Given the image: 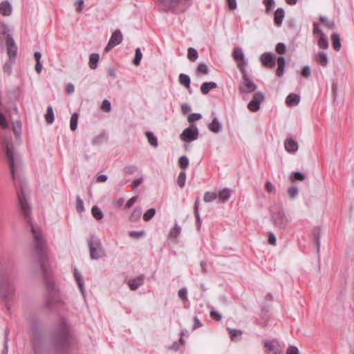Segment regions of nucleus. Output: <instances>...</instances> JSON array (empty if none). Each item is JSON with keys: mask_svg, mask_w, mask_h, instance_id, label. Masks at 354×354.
I'll use <instances>...</instances> for the list:
<instances>
[{"mask_svg": "<svg viewBox=\"0 0 354 354\" xmlns=\"http://www.w3.org/2000/svg\"><path fill=\"white\" fill-rule=\"evenodd\" d=\"M30 225L33 237L31 253L34 257L38 259L41 263H43L46 259L48 245L43 237L41 230L32 223Z\"/></svg>", "mask_w": 354, "mask_h": 354, "instance_id": "f257e3e1", "label": "nucleus"}, {"mask_svg": "<svg viewBox=\"0 0 354 354\" xmlns=\"http://www.w3.org/2000/svg\"><path fill=\"white\" fill-rule=\"evenodd\" d=\"M90 256L92 259H97L103 255V248L100 238L91 236L88 241Z\"/></svg>", "mask_w": 354, "mask_h": 354, "instance_id": "f03ea898", "label": "nucleus"}, {"mask_svg": "<svg viewBox=\"0 0 354 354\" xmlns=\"http://www.w3.org/2000/svg\"><path fill=\"white\" fill-rule=\"evenodd\" d=\"M15 293L14 286L8 282H3L1 284L0 294L1 297L6 301L11 300Z\"/></svg>", "mask_w": 354, "mask_h": 354, "instance_id": "7ed1b4c3", "label": "nucleus"}, {"mask_svg": "<svg viewBox=\"0 0 354 354\" xmlns=\"http://www.w3.org/2000/svg\"><path fill=\"white\" fill-rule=\"evenodd\" d=\"M198 137V130L196 126L185 129L180 136V139L187 142L196 140Z\"/></svg>", "mask_w": 354, "mask_h": 354, "instance_id": "20e7f679", "label": "nucleus"}, {"mask_svg": "<svg viewBox=\"0 0 354 354\" xmlns=\"http://www.w3.org/2000/svg\"><path fill=\"white\" fill-rule=\"evenodd\" d=\"M266 354H283L281 346L276 341L266 340L264 342Z\"/></svg>", "mask_w": 354, "mask_h": 354, "instance_id": "39448f33", "label": "nucleus"}, {"mask_svg": "<svg viewBox=\"0 0 354 354\" xmlns=\"http://www.w3.org/2000/svg\"><path fill=\"white\" fill-rule=\"evenodd\" d=\"M265 96L262 92H257L251 101L248 103V107L251 111H257L261 107V104L264 101Z\"/></svg>", "mask_w": 354, "mask_h": 354, "instance_id": "423d86ee", "label": "nucleus"}, {"mask_svg": "<svg viewBox=\"0 0 354 354\" xmlns=\"http://www.w3.org/2000/svg\"><path fill=\"white\" fill-rule=\"evenodd\" d=\"M232 57L235 61L238 62V66L243 73L245 72V66L247 65V61L245 59V55L240 48H234Z\"/></svg>", "mask_w": 354, "mask_h": 354, "instance_id": "0eeeda50", "label": "nucleus"}, {"mask_svg": "<svg viewBox=\"0 0 354 354\" xmlns=\"http://www.w3.org/2000/svg\"><path fill=\"white\" fill-rule=\"evenodd\" d=\"M18 199L24 219L27 222H30L29 214L30 212V207L24 193H21V194H18Z\"/></svg>", "mask_w": 354, "mask_h": 354, "instance_id": "6e6552de", "label": "nucleus"}, {"mask_svg": "<svg viewBox=\"0 0 354 354\" xmlns=\"http://www.w3.org/2000/svg\"><path fill=\"white\" fill-rule=\"evenodd\" d=\"M243 73L244 75H243V80L241 83V86H240L241 92V93H252V92L254 91L257 88V86L250 79H249L246 76L245 72Z\"/></svg>", "mask_w": 354, "mask_h": 354, "instance_id": "1a4fd4ad", "label": "nucleus"}, {"mask_svg": "<svg viewBox=\"0 0 354 354\" xmlns=\"http://www.w3.org/2000/svg\"><path fill=\"white\" fill-rule=\"evenodd\" d=\"M123 39V37L122 32L120 30H115L111 38L109 39V43L105 48V50L108 52L114 46L120 44Z\"/></svg>", "mask_w": 354, "mask_h": 354, "instance_id": "9d476101", "label": "nucleus"}, {"mask_svg": "<svg viewBox=\"0 0 354 354\" xmlns=\"http://www.w3.org/2000/svg\"><path fill=\"white\" fill-rule=\"evenodd\" d=\"M274 225L279 228L283 229L289 222L288 218L286 216L285 214L281 212L275 213L272 217Z\"/></svg>", "mask_w": 354, "mask_h": 354, "instance_id": "9b49d317", "label": "nucleus"}, {"mask_svg": "<svg viewBox=\"0 0 354 354\" xmlns=\"http://www.w3.org/2000/svg\"><path fill=\"white\" fill-rule=\"evenodd\" d=\"M7 53L10 59H14L17 55V47L12 37L7 35L6 39Z\"/></svg>", "mask_w": 354, "mask_h": 354, "instance_id": "f8f14e48", "label": "nucleus"}, {"mask_svg": "<svg viewBox=\"0 0 354 354\" xmlns=\"http://www.w3.org/2000/svg\"><path fill=\"white\" fill-rule=\"evenodd\" d=\"M5 146L6 148V156L10 160V165L11 167V171L12 174L13 178H15L14 174V151L12 149V145L8 141L5 142Z\"/></svg>", "mask_w": 354, "mask_h": 354, "instance_id": "ddd939ff", "label": "nucleus"}, {"mask_svg": "<svg viewBox=\"0 0 354 354\" xmlns=\"http://www.w3.org/2000/svg\"><path fill=\"white\" fill-rule=\"evenodd\" d=\"M261 62L264 66L271 68H274L275 66L274 59L270 53H263L261 56Z\"/></svg>", "mask_w": 354, "mask_h": 354, "instance_id": "4468645a", "label": "nucleus"}, {"mask_svg": "<svg viewBox=\"0 0 354 354\" xmlns=\"http://www.w3.org/2000/svg\"><path fill=\"white\" fill-rule=\"evenodd\" d=\"M165 4L169 5L171 6H187L191 4L192 0H160Z\"/></svg>", "mask_w": 354, "mask_h": 354, "instance_id": "2eb2a0df", "label": "nucleus"}, {"mask_svg": "<svg viewBox=\"0 0 354 354\" xmlns=\"http://www.w3.org/2000/svg\"><path fill=\"white\" fill-rule=\"evenodd\" d=\"M223 125L217 118H214L212 122L208 124V129L213 133H217L222 130Z\"/></svg>", "mask_w": 354, "mask_h": 354, "instance_id": "dca6fc26", "label": "nucleus"}, {"mask_svg": "<svg viewBox=\"0 0 354 354\" xmlns=\"http://www.w3.org/2000/svg\"><path fill=\"white\" fill-rule=\"evenodd\" d=\"M12 12V5L7 1L0 4V12L4 16H9Z\"/></svg>", "mask_w": 354, "mask_h": 354, "instance_id": "f3484780", "label": "nucleus"}, {"mask_svg": "<svg viewBox=\"0 0 354 354\" xmlns=\"http://www.w3.org/2000/svg\"><path fill=\"white\" fill-rule=\"evenodd\" d=\"M300 102V97L297 94L291 93L286 100V102L289 106H293L297 105Z\"/></svg>", "mask_w": 354, "mask_h": 354, "instance_id": "a211bd4d", "label": "nucleus"}, {"mask_svg": "<svg viewBox=\"0 0 354 354\" xmlns=\"http://www.w3.org/2000/svg\"><path fill=\"white\" fill-rule=\"evenodd\" d=\"M315 60L322 66H326L328 64V58L326 53L319 52L315 55Z\"/></svg>", "mask_w": 354, "mask_h": 354, "instance_id": "6ab92c4d", "label": "nucleus"}, {"mask_svg": "<svg viewBox=\"0 0 354 354\" xmlns=\"http://www.w3.org/2000/svg\"><path fill=\"white\" fill-rule=\"evenodd\" d=\"M284 145H285V148H286V151L288 152H290V153L295 152L298 149V145H297V142H295V140H293L292 139H287L285 141Z\"/></svg>", "mask_w": 354, "mask_h": 354, "instance_id": "aec40b11", "label": "nucleus"}, {"mask_svg": "<svg viewBox=\"0 0 354 354\" xmlns=\"http://www.w3.org/2000/svg\"><path fill=\"white\" fill-rule=\"evenodd\" d=\"M74 276H75V280H76V281L77 283L78 287L80 288V290L82 296L84 297H85V291H84V281H83V279H82L80 273L77 270H75Z\"/></svg>", "mask_w": 354, "mask_h": 354, "instance_id": "412c9836", "label": "nucleus"}, {"mask_svg": "<svg viewBox=\"0 0 354 354\" xmlns=\"http://www.w3.org/2000/svg\"><path fill=\"white\" fill-rule=\"evenodd\" d=\"M217 85L214 82H207L202 84L201 91L203 94L206 95L209 91L216 88Z\"/></svg>", "mask_w": 354, "mask_h": 354, "instance_id": "4be33fe9", "label": "nucleus"}, {"mask_svg": "<svg viewBox=\"0 0 354 354\" xmlns=\"http://www.w3.org/2000/svg\"><path fill=\"white\" fill-rule=\"evenodd\" d=\"M278 68L277 69L276 73L278 76H282L284 73V69L286 66V60L283 57H279L277 59Z\"/></svg>", "mask_w": 354, "mask_h": 354, "instance_id": "5701e85b", "label": "nucleus"}, {"mask_svg": "<svg viewBox=\"0 0 354 354\" xmlns=\"http://www.w3.org/2000/svg\"><path fill=\"white\" fill-rule=\"evenodd\" d=\"M142 282L143 279L142 277H138L129 280L128 285L131 290H135L142 284Z\"/></svg>", "mask_w": 354, "mask_h": 354, "instance_id": "b1692460", "label": "nucleus"}, {"mask_svg": "<svg viewBox=\"0 0 354 354\" xmlns=\"http://www.w3.org/2000/svg\"><path fill=\"white\" fill-rule=\"evenodd\" d=\"M284 18V11L282 8H278L274 12V22L277 26H281Z\"/></svg>", "mask_w": 354, "mask_h": 354, "instance_id": "393cba45", "label": "nucleus"}, {"mask_svg": "<svg viewBox=\"0 0 354 354\" xmlns=\"http://www.w3.org/2000/svg\"><path fill=\"white\" fill-rule=\"evenodd\" d=\"M100 55L97 53H92L89 57V67L94 70L97 67V63L99 62Z\"/></svg>", "mask_w": 354, "mask_h": 354, "instance_id": "a878e982", "label": "nucleus"}, {"mask_svg": "<svg viewBox=\"0 0 354 354\" xmlns=\"http://www.w3.org/2000/svg\"><path fill=\"white\" fill-rule=\"evenodd\" d=\"M142 209L140 207L133 209L131 214L129 215V219L130 221H137L141 216Z\"/></svg>", "mask_w": 354, "mask_h": 354, "instance_id": "bb28decb", "label": "nucleus"}, {"mask_svg": "<svg viewBox=\"0 0 354 354\" xmlns=\"http://www.w3.org/2000/svg\"><path fill=\"white\" fill-rule=\"evenodd\" d=\"M331 41L333 42L334 49L339 51L342 46L339 35L336 32L333 33L331 35Z\"/></svg>", "mask_w": 354, "mask_h": 354, "instance_id": "cd10ccee", "label": "nucleus"}, {"mask_svg": "<svg viewBox=\"0 0 354 354\" xmlns=\"http://www.w3.org/2000/svg\"><path fill=\"white\" fill-rule=\"evenodd\" d=\"M91 213H92L93 216L96 220H98V221L101 220L104 216V214H103L102 211L97 206H93L92 207Z\"/></svg>", "mask_w": 354, "mask_h": 354, "instance_id": "c85d7f7f", "label": "nucleus"}, {"mask_svg": "<svg viewBox=\"0 0 354 354\" xmlns=\"http://www.w3.org/2000/svg\"><path fill=\"white\" fill-rule=\"evenodd\" d=\"M180 232L181 227L177 224H176L175 226L172 229H171L169 234V237L171 239H175L179 236Z\"/></svg>", "mask_w": 354, "mask_h": 354, "instance_id": "c756f323", "label": "nucleus"}, {"mask_svg": "<svg viewBox=\"0 0 354 354\" xmlns=\"http://www.w3.org/2000/svg\"><path fill=\"white\" fill-rule=\"evenodd\" d=\"M231 195V191L229 189H224L220 191L218 194V198H219L221 201H225L230 198Z\"/></svg>", "mask_w": 354, "mask_h": 354, "instance_id": "7c9ffc66", "label": "nucleus"}, {"mask_svg": "<svg viewBox=\"0 0 354 354\" xmlns=\"http://www.w3.org/2000/svg\"><path fill=\"white\" fill-rule=\"evenodd\" d=\"M146 136L147 138L149 143L153 146V147H156L158 146V140L157 138L154 136V134L151 131H147L146 133Z\"/></svg>", "mask_w": 354, "mask_h": 354, "instance_id": "2f4dec72", "label": "nucleus"}, {"mask_svg": "<svg viewBox=\"0 0 354 354\" xmlns=\"http://www.w3.org/2000/svg\"><path fill=\"white\" fill-rule=\"evenodd\" d=\"M44 117L46 122L48 124H51L54 121L53 109L51 106H48L47 113L45 114Z\"/></svg>", "mask_w": 354, "mask_h": 354, "instance_id": "473e14b6", "label": "nucleus"}, {"mask_svg": "<svg viewBox=\"0 0 354 354\" xmlns=\"http://www.w3.org/2000/svg\"><path fill=\"white\" fill-rule=\"evenodd\" d=\"M218 198V194L216 192H206L204 195V201L205 203H209L214 201Z\"/></svg>", "mask_w": 354, "mask_h": 354, "instance_id": "72a5a7b5", "label": "nucleus"}, {"mask_svg": "<svg viewBox=\"0 0 354 354\" xmlns=\"http://www.w3.org/2000/svg\"><path fill=\"white\" fill-rule=\"evenodd\" d=\"M180 83L187 88H189L190 86V78L188 75L181 73L179 76Z\"/></svg>", "mask_w": 354, "mask_h": 354, "instance_id": "f704fd0d", "label": "nucleus"}, {"mask_svg": "<svg viewBox=\"0 0 354 354\" xmlns=\"http://www.w3.org/2000/svg\"><path fill=\"white\" fill-rule=\"evenodd\" d=\"M208 73V68L205 64L200 63L196 68V74L198 75H206Z\"/></svg>", "mask_w": 354, "mask_h": 354, "instance_id": "c9c22d12", "label": "nucleus"}, {"mask_svg": "<svg viewBox=\"0 0 354 354\" xmlns=\"http://www.w3.org/2000/svg\"><path fill=\"white\" fill-rule=\"evenodd\" d=\"M187 57L190 61H196L198 58L197 50L195 48H189L187 51Z\"/></svg>", "mask_w": 354, "mask_h": 354, "instance_id": "e433bc0d", "label": "nucleus"}, {"mask_svg": "<svg viewBox=\"0 0 354 354\" xmlns=\"http://www.w3.org/2000/svg\"><path fill=\"white\" fill-rule=\"evenodd\" d=\"M318 46L320 48L322 49H326L328 47V43L326 39V38L324 37V33H322V35H320L319 41H318Z\"/></svg>", "mask_w": 354, "mask_h": 354, "instance_id": "4c0bfd02", "label": "nucleus"}, {"mask_svg": "<svg viewBox=\"0 0 354 354\" xmlns=\"http://www.w3.org/2000/svg\"><path fill=\"white\" fill-rule=\"evenodd\" d=\"M156 211L154 208H151L148 209L144 214H143V220L145 221H149L155 215Z\"/></svg>", "mask_w": 354, "mask_h": 354, "instance_id": "58836bf2", "label": "nucleus"}, {"mask_svg": "<svg viewBox=\"0 0 354 354\" xmlns=\"http://www.w3.org/2000/svg\"><path fill=\"white\" fill-rule=\"evenodd\" d=\"M77 120H78V115L77 113H74L71 118L70 121V127L72 131H75L77 129Z\"/></svg>", "mask_w": 354, "mask_h": 354, "instance_id": "ea45409f", "label": "nucleus"}, {"mask_svg": "<svg viewBox=\"0 0 354 354\" xmlns=\"http://www.w3.org/2000/svg\"><path fill=\"white\" fill-rule=\"evenodd\" d=\"M142 58V54L140 48L136 49L135 57L133 59V64L136 66H138L140 64V61Z\"/></svg>", "mask_w": 354, "mask_h": 354, "instance_id": "a19ab883", "label": "nucleus"}, {"mask_svg": "<svg viewBox=\"0 0 354 354\" xmlns=\"http://www.w3.org/2000/svg\"><path fill=\"white\" fill-rule=\"evenodd\" d=\"M101 109L105 112H110L111 110V102L107 100H104L101 105Z\"/></svg>", "mask_w": 354, "mask_h": 354, "instance_id": "79ce46f5", "label": "nucleus"}, {"mask_svg": "<svg viewBox=\"0 0 354 354\" xmlns=\"http://www.w3.org/2000/svg\"><path fill=\"white\" fill-rule=\"evenodd\" d=\"M201 117H202V115L201 113H194L190 114L188 116L187 120L189 123H194L196 121L200 120L201 118Z\"/></svg>", "mask_w": 354, "mask_h": 354, "instance_id": "37998d69", "label": "nucleus"}, {"mask_svg": "<svg viewBox=\"0 0 354 354\" xmlns=\"http://www.w3.org/2000/svg\"><path fill=\"white\" fill-rule=\"evenodd\" d=\"M76 209L80 213L84 210V203L80 196L76 197Z\"/></svg>", "mask_w": 354, "mask_h": 354, "instance_id": "c03bdc74", "label": "nucleus"}, {"mask_svg": "<svg viewBox=\"0 0 354 354\" xmlns=\"http://www.w3.org/2000/svg\"><path fill=\"white\" fill-rule=\"evenodd\" d=\"M189 159L187 156H181L179 158V165L182 169H186L189 165Z\"/></svg>", "mask_w": 354, "mask_h": 354, "instance_id": "a18cd8bd", "label": "nucleus"}, {"mask_svg": "<svg viewBox=\"0 0 354 354\" xmlns=\"http://www.w3.org/2000/svg\"><path fill=\"white\" fill-rule=\"evenodd\" d=\"M298 193H299V189L297 187H290L288 189V196L291 198H295V197H297V196L298 195Z\"/></svg>", "mask_w": 354, "mask_h": 354, "instance_id": "49530a36", "label": "nucleus"}, {"mask_svg": "<svg viewBox=\"0 0 354 354\" xmlns=\"http://www.w3.org/2000/svg\"><path fill=\"white\" fill-rule=\"evenodd\" d=\"M186 180V174L184 171L180 173L178 177V184L180 187H183L185 185Z\"/></svg>", "mask_w": 354, "mask_h": 354, "instance_id": "de8ad7c7", "label": "nucleus"}, {"mask_svg": "<svg viewBox=\"0 0 354 354\" xmlns=\"http://www.w3.org/2000/svg\"><path fill=\"white\" fill-rule=\"evenodd\" d=\"M264 4L266 7V12H269L275 5L274 0H264Z\"/></svg>", "mask_w": 354, "mask_h": 354, "instance_id": "09e8293b", "label": "nucleus"}, {"mask_svg": "<svg viewBox=\"0 0 354 354\" xmlns=\"http://www.w3.org/2000/svg\"><path fill=\"white\" fill-rule=\"evenodd\" d=\"M276 51L279 54H283L286 52V47L283 43H279L275 48Z\"/></svg>", "mask_w": 354, "mask_h": 354, "instance_id": "8fccbe9b", "label": "nucleus"}, {"mask_svg": "<svg viewBox=\"0 0 354 354\" xmlns=\"http://www.w3.org/2000/svg\"><path fill=\"white\" fill-rule=\"evenodd\" d=\"M187 289L185 288H181L180 290H179V291H178V297L181 299L187 300Z\"/></svg>", "mask_w": 354, "mask_h": 354, "instance_id": "3c124183", "label": "nucleus"}, {"mask_svg": "<svg viewBox=\"0 0 354 354\" xmlns=\"http://www.w3.org/2000/svg\"><path fill=\"white\" fill-rule=\"evenodd\" d=\"M301 74L304 77L308 78L311 74L310 68L308 66H304Z\"/></svg>", "mask_w": 354, "mask_h": 354, "instance_id": "603ef678", "label": "nucleus"}, {"mask_svg": "<svg viewBox=\"0 0 354 354\" xmlns=\"http://www.w3.org/2000/svg\"><path fill=\"white\" fill-rule=\"evenodd\" d=\"M266 188L268 192L274 193L275 190L274 185L270 181H267L266 184Z\"/></svg>", "mask_w": 354, "mask_h": 354, "instance_id": "864d4df0", "label": "nucleus"}, {"mask_svg": "<svg viewBox=\"0 0 354 354\" xmlns=\"http://www.w3.org/2000/svg\"><path fill=\"white\" fill-rule=\"evenodd\" d=\"M299 350L296 346H288L286 354H299Z\"/></svg>", "mask_w": 354, "mask_h": 354, "instance_id": "5fc2aeb1", "label": "nucleus"}, {"mask_svg": "<svg viewBox=\"0 0 354 354\" xmlns=\"http://www.w3.org/2000/svg\"><path fill=\"white\" fill-rule=\"evenodd\" d=\"M0 127L6 129L8 127V122L5 118V117L3 115V114L0 112Z\"/></svg>", "mask_w": 354, "mask_h": 354, "instance_id": "6e6d98bb", "label": "nucleus"}, {"mask_svg": "<svg viewBox=\"0 0 354 354\" xmlns=\"http://www.w3.org/2000/svg\"><path fill=\"white\" fill-rule=\"evenodd\" d=\"M136 201H137L136 196H133V197L131 198L129 200L127 201V202L125 205V208L129 209L131 206L133 205V204L136 203Z\"/></svg>", "mask_w": 354, "mask_h": 354, "instance_id": "4d7b16f0", "label": "nucleus"}, {"mask_svg": "<svg viewBox=\"0 0 354 354\" xmlns=\"http://www.w3.org/2000/svg\"><path fill=\"white\" fill-rule=\"evenodd\" d=\"M75 4L77 5L76 10L78 12H82L84 4V0H77Z\"/></svg>", "mask_w": 354, "mask_h": 354, "instance_id": "13d9d810", "label": "nucleus"}, {"mask_svg": "<svg viewBox=\"0 0 354 354\" xmlns=\"http://www.w3.org/2000/svg\"><path fill=\"white\" fill-rule=\"evenodd\" d=\"M11 70H12L11 63L7 62L3 65V71L5 73H6L8 74H10Z\"/></svg>", "mask_w": 354, "mask_h": 354, "instance_id": "bf43d9fd", "label": "nucleus"}, {"mask_svg": "<svg viewBox=\"0 0 354 354\" xmlns=\"http://www.w3.org/2000/svg\"><path fill=\"white\" fill-rule=\"evenodd\" d=\"M294 175L297 180H304L305 179V175L302 172L296 171L294 173Z\"/></svg>", "mask_w": 354, "mask_h": 354, "instance_id": "052dcab7", "label": "nucleus"}, {"mask_svg": "<svg viewBox=\"0 0 354 354\" xmlns=\"http://www.w3.org/2000/svg\"><path fill=\"white\" fill-rule=\"evenodd\" d=\"M142 180H143L142 178L135 179L132 182L133 189H136V187H138L142 183Z\"/></svg>", "mask_w": 354, "mask_h": 354, "instance_id": "680f3d73", "label": "nucleus"}, {"mask_svg": "<svg viewBox=\"0 0 354 354\" xmlns=\"http://www.w3.org/2000/svg\"><path fill=\"white\" fill-rule=\"evenodd\" d=\"M277 241L274 234L272 232L269 234L268 242L271 245H275Z\"/></svg>", "mask_w": 354, "mask_h": 354, "instance_id": "e2e57ef3", "label": "nucleus"}, {"mask_svg": "<svg viewBox=\"0 0 354 354\" xmlns=\"http://www.w3.org/2000/svg\"><path fill=\"white\" fill-rule=\"evenodd\" d=\"M124 203V199L122 198H118L115 199L114 202V206L119 208L120 207L122 204Z\"/></svg>", "mask_w": 354, "mask_h": 354, "instance_id": "0e129e2a", "label": "nucleus"}, {"mask_svg": "<svg viewBox=\"0 0 354 354\" xmlns=\"http://www.w3.org/2000/svg\"><path fill=\"white\" fill-rule=\"evenodd\" d=\"M230 9L234 10L236 8V0H227Z\"/></svg>", "mask_w": 354, "mask_h": 354, "instance_id": "69168bd1", "label": "nucleus"}, {"mask_svg": "<svg viewBox=\"0 0 354 354\" xmlns=\"http://www.w3.org/2000/svg\"><path fill=\"white\" fill-rule=\"evenodd\" d=\"M210 315L212 317H216L217 320H221L222 319V315L215 310H212L210 312Z\"/></svg>", "mask_w": 354, "mask_h": 354, "instance_id": "338daca9", "label": "nucleus"}, {"mask_svg": "<svg viewBox=\"0 0 354 354\" xmlns=\"http://www.w3.org/2000/svg\"><path fill=\"white\" fill-rule=\"evenodd\" d=\"M181 109H182V112H183L184 114H185V113H188L189 111H190L191 108H190V106H189L188 104H183L181 105Z\"/></svg>", "mask_w": 354, "mask_h": 354, "instance_id": "774afa93", "label": "nucleus"}]
</instances>
